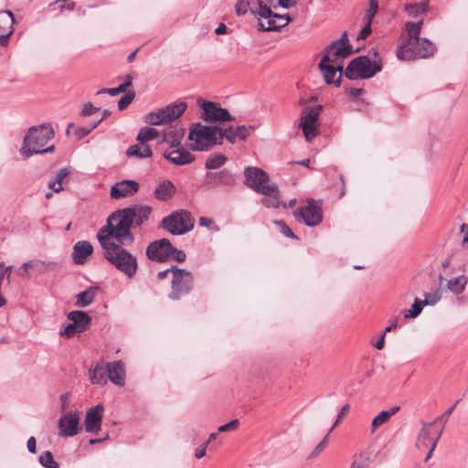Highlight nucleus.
I'll list each match as a JSON object with an SVG mask.
<instances>
[{"mask_svg": "<svg viewBox=\"0 0 468 468\" xmlns=\"http://www.w3.org/2000/svg\"><path fill=\"white\" fill-rule=\"evenodd\" d=\"M171 242L167 239H161L151 242L145 250L147 258L157 262H165L170 260Z\"/></svg>", "mask_w": 468, "mask_h": 468, "instance_id": "17", "label": "nucleus"}, {"mask_svg": "<svg viewBox=\"0 0 468 468\" xmlns=\"http://www.w3.org/2000/svg\"><path fill=\"white\" fill-rule=\"evenodd\" d=\"M330 432L328 431L327 434L324 436V438L315 446L314 451L309 455V458H315L317 457L320 452L325 448L327 443V438L329 436Z\"/></svg>", "mask_w": 468, "mask_h": 468, "instance_id": "52", "label": "nucleus"}, {"mask_svg": "<svg viewBox=\"0 0 468 468\" xmlns=\"http://www.w3.org/2000/svg\"><path fill=\"white\" fill-rule=\"evenodd\" d=\"M159 136L157 129L145 126L142 127L137 135V141L146 144L147 142L156 139Z\"/></svg>", "mask_w": 468, "mask_h": 468, "instance_id": "38", "label": "nucleus"}, {"mask_svg": "<svg viewBox=\"0 0 468 468\" xmlns=\"http://www.w3.org/2000/svg\"><path fill=\"white\" fill-rule=\"evenodd\" d=\"M164 157L175 165H185L195 161V156L182 145L165 150Z\"/></svg>", "mask_w": 468, "mask_h": 468, "instance_id": "22", "label": "nucleus"}, {"mask_svg": "<svg viewBox=\"0 0 468 468\" xmlns=\"http://www.w3.org/2000/svg\"><path fill=\"white\" fill-rule=\"evenodd\" d=\"M371 31H372L371 30V23L367 22L365 27L359 32V34L356 37V40H362V39L367 38L369 36V34L371 33Z\"/></svg>", "mask_w": 468, "mask_h": 468, "instance_id": "61", "label": "nucleus"}, {"mask_svg": "<svg viewBox=\"0 0 468 468\" xmlns=\"http://www.w3.org/2000/svg\"><path fill=\"white\" fill-rule=\"evenodd\" d=\"M54 130L49 123L30 127L27 133L21 152L27 156L37 154L52 153L55 146L52 144L47 148L44 146L54 137Z\"/></svg>", "mask_w": 468, "mask_h": 468, "instance_id": "3", "label": "nucleus"}, {"mask_svg": "<svg viewBox=\"0 0 468 468\" xmlns=\"http://www.w3.org/2000/svg\"><path fill=\"white\" fill-rule=\"evenodd\" d=\"M274 223L276 226H278L280 232L283 234L285 237L298 239V237L294 235L291 228L284 221L275 220Z\"/></svg>", "mask_w": 468, "mask_h": 468, "instance_id": "49", "label": "nucleus"}, {"mask_svg": "<svg viewBox=\"0 0 468 468\" xmlns=\"http://www.w3.org/2000/svg\"><path fill=\"white\" fill-rule=\"evenodd\" d=\"M324 52L331 54L335 58H346L353 53L352 46L348 43L347 33L344 32L340 38L333 41L326 47Z\"/></svg>", "mask_w": 468, "mask_h": 468, "instance_id": "21", "label": "nucleus"}, {"mask_svg": "<svg viewBox=\"0 0 468 468\" xmlns=\"http://www.w3.org/2000/svg\"><path fill=\"white\" fill-rule=\"evenodd\" d=\"M219 130L218 138L221 143L223 139H226L230 144H235L238 140H245L250 134V131L245 125H239L237 127L219 125Z\"/></svg>", "mask_w": 468, "mask_h": 468, "instance_id": "23", "label": "nucleus"}, {"mask_svg": "<svg viewBox=\"0 0 468 468\" xmlns=\"http://www.w3.org/2000/svg\"><path fill=\"white\" fill-rule=\"evenodd\" d=\"M405 28L408 34V39L406 42H413L419 41L422 37H420L421 30L419 27H416L413 22H407L405 25Z\"/></svg>", "mask_w": 468, "mask_h": 468, "instance_id": "41", "label": "nucleus"}, {"mask_svg": "<svg viewBox=\"0 0 468 468\" xmlns=\"http://www.w3.org/2000/svg\"><path fill=\"white\" fill-rule=\"evenodd\" d=\"M132 212L134 213L133 226L140 227L144 221L148 220L151 214V207L148 206H136L130 207Z\"/></svg>", "mask_w": 468, "mask_h": 468, "instance_id": "35", "label": "nucleus"}, {"mask_svg": "<svg viewBox=\"0 0 468 468\" xmlns=\"http://www.w3.org/2000/svg\"><path fill=\"white\" fill-rule=\"evenodd\" d=\"M468 283V277L465 275H459L447 281V289L453 294H461L464 292Z\"/></svg>", "mask_w": 468, "mask_h": 468, "instance_id": "34", "label": "nucleus"}, {"mask_svg": "<svg viewBox=\"0 0 468 468\" xmlns=\"http://www.w3.org/2000/svg\"><path fill=\"white\" fill-rule=\"evenodd\" d=\"M199 224H200V226H203V227L211 228V229H215L216 231L219 230V228L215 225L213 219L209 218L201 217L199 218Z\"/></svg>", "mask_w": 468, "mask_h": 468, "instance_id": "60", "label": "nucleus"}, {"mask_svg": "<svg viewBox=\"0 0 468 468\" xmlns=\"http://www.w3.org/2000/svg\"><path fill=\"white\" fill-rule=\"evenodd\" d=\"M78 332V327L74 325V324L71 322L68 325L65 326L63 330L60 331V335L64 336L66 338H70L75 335V334Z\"/></svg>", "mask_w": 468, "mask_h": 468, "instance_id": "55", "label": "nucleus"}, {"mask_svg": "<svg viewBox=\"0 0 468 468\" xmlns=\"http://www.w3.org/2000/svg\"><path fill=\"white\" fill-rule=\"evenodd\" d=\"M252 0H238L235 5V12L238 16H243L249 11L251 13Z\"/></svg>", "mask_w": 468, "mask_h": 468, "instance_id": "44", "label": "nucleus"}, {"mask_svg": "<svg viewBox=\"0 0 468 468\" xmlns=\"http://www.w3.org/2000/svg\"><path fill=\"white\" fill-rule=\"evenodd\" d=\"M202 108L201 118L207 122H224L234 120V117L225 108L213 101H204L200 104Z\"/></svg>", "mask_w": 468, "mask_h": 468, "instance_id": "14", "label": "nucleus"}, {"mask_svg": "<svg viewBox=\"0 0 468 468\" xmlns=\"http://www.w3.org/2000/svg\"><path fill=\"white\" fill-rule=\"evenodd\" d=\"M171 292L168 297L171 300H179L182 296L191 292L194 289V276L186 269L172 266Z\"/></svg>", "mask_w": 468, "mask_h": 468, "instance_id": "8", "label": "nucleus"}, {"mask_svg": "<svg viewBox=\"0 0 468 468\" xmlns=\"http://www.w3.org/2000/svg\"><path fill=\"white\" fill-rule=\"evenodd\" d=\"M228 158L222 154H214L208 156L205 167L208 170L218 169L225 165Z\"/></svg>", "mask_w": 468, "mask_h": 468, "instance_id": "39", "label": "nucleus"}, {"mask_svg": "<svg viewBox=\"0 0 468 468\" xmlns=\"http://www.w3.org/2000/svg\"><path fill=\"white\" fill-rule=\"evenodd\" d=\"M69 175V171L68 168H60L57 175H56V177L53 181H56L57 183L60 182L63 184V181L64 179Z\"/></svg>", "mask_w": 468, "mask_h": 468, "instance_id": "62", "label": "nucleus"}, {"mask_svg": "<svg viewBox=\"0 0 468 468\" xmlns=\"http://www.w3.org/2000/svg\"><path fill=\"white\" fill-rule=\"evenodd\" d=\"M172 250H170V260L176 261L178 262H183L186 261V255L183 250H177L172 245Z\"/></svg>", "mask_w": 468, "mask_h": 468, "instance_id": "51", "label": "nucleus"}, {"mask_svg": "<svg viewBox=\"0 0 468 468\" xmlns=\"http://www.w3.org/2000/svg\"><path fill=\"white\" fill-rule=\"evenodd\" d=\"M59 430L58 435L61 437H73L80 430V413L78 411H69L62 415L58 422Z\"/></svg>", "mask_w": 468, "mask_h": 468, "instance_id": "18", "label": "nucleus"}, {"mask_svg": "<svg viewBox=\"0 0 468 468\" xmlns=\"http://www.w3.org/2000/svg\"><path fill=\"white\" fill-rule=\"evenodd\" d=\"M296 220L303 221L309 227L319 225L323 220L322 207L319 202L308 201L306 206L298 207L294 211Z\"/></svg>", "mask_w": 468, "mask_h": 468, "instance_id": "13", "label": "nucleus"}, {"mask_svg": "<svg viewBox=\"0 0 468 468\" xmlns=\"http://www.w3.org/2000/svg\"><path fill=\"white\" fill-rule=\"evenodd\" d=\"M424 306L422 300L416 298L410 309L405 312L404 318L409 319L419 316Z\"/></svg>", "mask_w": 468, "mask_h": 468, "instance_id": "43", "label": "nucleus"}, {"mask_svg": "<svg viewBox=\"0 0 468 468\" xmlns=\"http://www.w3.org/2000/svg\"><path fill=\"white\" fill-rule=\"evenodd\" d=\"M15 18L13 13L7 10L0 11V45L5 46L14 31Z\"/></svg>", "mask_w": 468, "mask_h": 468, "instance_id": "24", "label": "nucleus"}, {"mask_svg": "<svg viewBox=\"0 0 468 468\" xmlns=\"http://www.w3.org/2000/svg\"><path fill=\"white\" fill-rule=\"evenodd\" d=\"M105 368L111 382L119 387H122L124 385L125 369L122 361L106 363Z\"/></svg>", "mask_w": 468, "mask_h": 468, "instance_id": "25", "label": "nucleus"}, {"mask_svg": "<svg viewBox=\"0 0 468 468\" xmlns=\"http://www.w3.org/2000/svg\"><path fill=\"white\" fill-rule=\"evenodd\" d=\"M245 185L256 193H263V187L271 183L269 175L261 168L248 166L244 170Z\"/></svg>", "mask_w": 468, "mask_h": 468, "instance_id": "15", "label": "nucleus"}, {"mask_svg": "<svg viewBox=\"0 0 468 468\" xmlns=\"http://www.w3.org/2000/svg\"><path fill=\"white\" fill-rule=\"evenodd\" d=\"M219 125L207 126L201 122L193 123L189 128V146L193 151H208L217 144H221L218 138Z\"/></svg>", "mask_w": 468, "mask_h": 468, "instance_id": "4", "label": "nucleus"}, {"mask_svg": "<svg viewBox=\"0 0 468 468\" xmlns=\"http://www.w3.org/2000/svg\"><path fill=\"white\" fill-rule=\"evenodd\" d=\"M441 298V289L438 288L434 292L432 293H425L424 294V300H422L423 304L426 305H434L436 304Z\"/></svg>", "mask_w": 468, "mask_h": 468, "instance_id": "45", "label": "nucleus"}, {"mask_svg": "<svg viewBox=\"0 0 468 468\" xmlns=\"http://www.w3.org/2000/svg\"><path fill=\"white\" fill-rule=\"evenodd\" d=\"M161 226L173 235H182L194 228V220L189 212L180 210L164 218Z\"/></svg>", "mask_w": 468, "mask_h": 468, "instance_id": "10", "label": "nucleus"}, {"mask_svg": "<svg viewBox=\"0 0 468 468\" xmlns=\"http://www.w3.org/2000/svg\"><path fill=\"white\" fill-rule=\"evenodd\" d=\"M185 135L183 128L170 127L163 133V142L169 144V148L181 146V141Z\"/></svg>", "mask_w": 468, "mask_h": 468, "instance_id": "29", "label": "nucleus"}, {"mask_svg": "<svg viewBox=\"0 0 468 468\" xmlns=\"http://www.w3.org/2000/svg\"><path fill=\"white\" fill-rule=\"evenodd\" d=\"M56 263L52 261H43L39 260L33 261V267L32 269L37 273V274H44L47 272H49L54 270Z\"/></svg>", "mask_w": 468, "mask_h": 468, "instance_id": "40", "label": "nucleus"}, {"mask_svg": "<svg viewBox=\"0 0 468 468\" xmlns=\"http://www.w3.org/2000/svg\"><path fill=\"white\" fill-rule=\"evenodd\" d=\"M93 247L87 240L78 241L73 246L72 260L74 263L81 265L87 261V258L92 253Z\"/></svg>", "mask_w": 468, "mask_h": 468, "instance_id": "26", "label": "nucleus"}, {"mask_svg": "<svg viewBox=\"0 0 468 468\" xmlns=\"http://www.w3.org/2000/svg\"><path fill=\"white\" fill-rule=\"evenodd\" d=\"M176 191V188L172 181L164 180L155 188L154 197L160 201H167L174 197Z\"/></svg>", "mask_w": 468, "mask_h": 468, "instance_id": "30", "label": "nucleus"}, {"mask_svg": "<svg viewBox=\"0 0 468 468\" xmlns=\"http://www.w3.org/2000/svg\"><path fill=\"white\" fill-rule=\"evenodd\" d=\"M89 378L92 384L103 386L107 383L106 368L103 361L96 363L90 368Z\"/></svg>", "mask_w": 468, "mask_h": 468, "instance_id": "32", "label": "nucleus"}, {"mask_svg": "<svg viewBox=\"0 0 468 468\" xmlns=\"http://www.w3.org/2000/svg\"><path fill=\"white\" fill-rule=\"evenodd\" d=\"M372 460L370 454L367 452H356L352 456L350 468H367L371 464Z\"/></svg>", "mask_w": 468, "mask_h": 468, "instance_id": "37", "label": "nucleus"}, {"mask_svg": "<svg viewBox=\"0 0 468 468\" xmlns=\"http://www.w3.org/2000/svg\"><path fill=\"white\" fill-rule=\"evenodd\" d=\"M239 421L238 419L232 420L229 422L221 425L218 427V431L219 432L231 431L236 430L239 427Z\"/></svg>", "mask_w": 468, "mask_h": 468, "instance_id": "56", "label": "nucleus"}, {"mask_svg": "<svg viewBox=\"0 0 468 468\" xmlns=\"http://www.w3.org/2000/svg\"><path fill=\"white\" fill-rule=\"evenodd\" d=\"M135 93L134 91H129L125 93L118 101V108L120 111H123L126 109L132 101L134 100Z\"/></svg>", "mask_w": 468, "mask_h": 468, "instance_id": "48", "label": "nucleus"}, {"mask_svg": "<svg viewBox=\"0 0 468 468\" xmlns=\"http://www.w3.org/2000/svg\"><path fill=\"white\" fill-rule=\"evenodd\" d=\"M187 104L185 101H176L167 106L148 113L145 122L151 125H163L179 118L186 110Z\"/></svg>", "mask_w": 468, "mask_h": 468, "instance_id": "9", "label": "nucleus"}, {"mask_svg": "<svg viewBox=\"0 0 468 468\" xmlns=\"http://www.w3.org/2000/svg\"><path fill=\"white\" fill-rule=\"evenodd\" d=\"M125 90L122 85H119L116 88H103L97 91V94H110L111 96H116L122 92H124Z\"/></svg>", "mask_w": 468, "mask_h": 468, "instance_id": "53", "label": "nucleus"}, {"mask_svg": "<svg viewBox=\"0 0 468 468\" xmlns=\"http://www.w3.org/2000/svg\"><path fill=\"white\" fill-rule=\"evenodd\" d=\"M103 257L129 279L135 276L138 269L137 259L117 241L100 242Z\"/></svg>", "mask_w": 468, "mask_h": 468, "instance_id": "2", "label": "nucleus"}, {"mask_svg": "<svg viewBox=\"0 0 468 468\" xmlns=\"http://www.w3.org/2000/svg\"><path fill=\"white\" fill-rule=\"evenodd\" d=\"M322 106L317 105L309 108L308 112L303 114L300 120V127L303 130L306 141H312L318 134V118Z\"/></svg>", "mask_w": 468, "mask_h": 468, "instance_id": "16", "label": "nucleus"}, {"mask_svg": "<svg viewBox=\"0 0 468 468\" xmlns=\"http://www.w3.org/2000/svg\"><path fill=\"white\" fill-rule=\"evenodd\" d=\"M399 323V317L395 316L389 321V324L385 328L384 333L391 332L392 330L396 329Z\"/></svg>", "mask_w": 468, "mask_h": 468, "instance_id": "64", "label": "nucleus"}, {"mask_svg": "<svg viewBox=\"0 0 468 468\" xmlns=\"http://www.w3.org/2000/svg\"><path fill=\"white\" fill-rule=\"evenodd\" d=\"M389 420L388 413L385 410L379 412L372 420L371 427H372V432L375 431V430L386 423Z\"/></svg>", "mask_w": 468, "mask_h": 468, "instance_id": "47", "label": "nucleus"}, {"mask_svg": "<svg viewBox=\"0 0 468 468\" xmlns=\"http://www.w3.org/2000/svg\"><path fill=\"white\" fill-rule=\"evenodd\" d=\"M126 155L129 157L142 159L151 157L153 155V152L148 144L138 142V144L131 145L126 150Z\"/></svg>", "mask_w": 468, "mask_h": 468, "instance_id": "33", "label": "nucleus"}, {"mask_svg": "<svg viewBox=\"0 0 468 468\" xmlns=\"http://www.w3.org/2000/svg\"><path fill=\"white\" fill-rule=\"evenodd\" d=\"M381 69V62L372 61L367 56H359L348 63L345 76L352 80H367L375 76Z\"/></svg>", "mask_w": 468, "mask_h": 468, "instance_id": "6", "label": "nucleus"}, {"mask_svg": "<svg viewBox=\"0 0 468 468\" xmlns=\"http://www.w3.org/2000/svg\"><path fill=\"white\" fill-rule=\"evenodd\" d=\"M139 190V183L135 180L126 179L116 182L111 187V197L122 199L133 196Z\"/></svg>", "mask_w": 468, "mask_h": 468, "instance_id": "20", "label": "nucleus"}, {"mask_svg": "<svg viewBox=\"0 0 468 468\" xmlns=\"http://www.w3.org/2000/svg\"><path fill=\"white\" fill-rule=\"evenodd\" d=\"M207 177L213 178V179H232V175L229 170H222L220 172L217 173H207Z\"/></svg>", "mask_w": 468, "mask_h": 468, "instance_id": "54", "label": "nucleus"}, {"mask_svg": "<svg viewBox=\"0 0 468 468\" xmlns=\"http://www.w3.org/2000/svg\"><path fill=\"white\" fill-rule=\"evenodd\" d=\"M56 5H58L59 6L60 10H62L64 8H68V9L74 8V3L69 0H56L55 2L49 4V7Z\"/></svg>", "mask_w": 468, "mask_h": 468, "instance_id": "58", "label": "nucleus"}, {"mask_svg": "<svg viewBox=\"0 0 468 468\" xmlns=\"http://www.w3.org/2000/svg\"><path fill=\"white\" fill-rule=\"evenodd\" d=\"M27 447L29 452L36 453L37 452V441L35 437H30L27 440Z\"/></svg>", "mask_w": 468, "mask_h": 468, "instance_id": "63", "label": "nucleus"}, {"mask_svg": "<svg viewBox=\"0 0 468 468\" xmlns=\"http://www.w3.org/2000/svg\"><path fill=\"white\" fill-rule=\"evenodd\" d=\"M103 411L104 407L101 404L91 407L87 410L84 420V427L87 432L97 434L101 431Z\"/></svg>", "mask_w": 468, "mask_h": 468, "instance_id": "19", "label": "nucleus"}, {"mask_svg": "<svg viewBox=\"0 0 468 468\" xmlns=\"http://www.w3.org/2000/svg\"><path fill=\"white\" fill-rule=\"evenodd\" d=\"M442 434V430H437L435 421L423 423L416 441V447L419 450L430 447L429 452L424 459L428 462L437 446V443Z\"/></svg>", "mask_w": 468, "mask_h": 468, "instance_id": "11", "label": "nucleus"}, {"mask_svg": "<svg viewBox=\"0 0 468 468\" xmlns=\"http://www.w3.org/2000/svg\"><path fill=\"white\" fill-rule=\"evenodd\" d=\"M251 14L268 19L267 25L261 21L258 23V29L260 31H280L291 21L289 15L273 13L271 7L261 0H252Z\"/></svg>", "mask_w": 468, "mask_h": 468, "instance_id": "5", "label": "nucleus"}, {"mask_svg": "<svg viewBox=\"0 0 468 468\" xmlns=\"http://www.w3.org/2000/svg\"><path fill=\"white\" fill-rule=\"evenodd\" d=\"M349 409H350L349 404H346V405H344V406L340 409V410H339V412H338V414H337V418H336L335 421L334 422V424L332 425V427L330 428L329 432H331V431L334 430V428H335V426H336V425L341 421V420H342V419L346 416V414L348 412Z\"/></svg>", "mask_w": 468, "mask_h": 468, "instance_id": "57", "label": "nucleus"}, {"mask_svg": "<svg viewBox=\"0 0 468 468\" xmlns=\"http://www.w3.org/2000/svg\"><path fill=\"white\" fill-rule=\"evenodd\" d=\"M378 9V0H369L368 8L366 13V20L367 22L372 23V19L374 18L376 13Z\"/></svg>", "mask_w": 468, "mask_h": 468, "instance_id": "50", "label": "nucleus"}, {"mask_svg": "<svg viewBox=\"0 0 468 468\" xmlns=\"http://www.w3.org/2000/svg\"><path fill=\"white\" fill-rule=\"evenodd\" d=\"M100 287L90 286L83 292H80L76 295L75 305L80 308H85L93 303Z\"/></svg>", "mask_w": 468, "mask_h": 468, "instance_id": "31", "label": "nucleus"}, {"mask_svg": "<svg viewBox=\"0 0 468 468\" xmlns=\"http://www.w3.org/2000/svg\"><path fill=\"white\" fill-rule=\"evenodd\" d=\"M437 50L436 46L428 38L422 37L419 41L404 42L397 50V57L401 60H414L417 58H429Z\"/></svg>", "mask_w": 468, "mask_h": 468, "instance_id": "7", "label": "nucleus"}, {"mask_svg": "<svg viewBox=\"0 0 468 468\" xmlns=\"http://www.w3.org/2000/svg\"><path fill=\"white\" fill-rule=\"evenodd\" d=\"M39 463L45 468H59L58 463L54 460L53 454L49 451H45L39 456Z\"/></svg>", "mask_w": 468, "mask_h": 468, "instance_id": "42", "label": "nucleus"}, {"mask_svg": "<svg viewBox=\"0 0 468 468\" xmlns=\"http://www.w3.org/2000/svg\"><path fill=\"white\" fill-rule=\"evenodd\" d=\"M133 219L134 213L130 207L114 211L107 218L106 224L99 229L97 233L99 242L115 240L122 245L132 244L134 239L131 232Z\"/></svg>", "mask_w": 468, "mask_h": 468, "instance_id": "1", "label": "nucleus"}, {"mask_svg": "<svg viewBox=\"0 0 468 468\" xmlns=\"http://www.w3.org/2000/svg\"><path fill=\"white\" fill-rule=\"evenodd\" d=\"M102 122V118L98 119L97 121L92 122L89 127H80L76 131V136L78 139H81L88 135L93 129H95L101 122Z\"/></svg>", "mask_w": 468, "mask_h": 468, "instance_id": "46", "label": "nucleus"}, {"mask_svg": "<svg viewBox=\"0 0 468 468\" xmlns=\"http://www.w3.org/2000/svg\"><path fill=\"white\" fill-rule=\"evenodd\" d=\"M264 192L260 193L263 196L261 203L268 208H277L280 206L279 189L276 184L271 183L263 187Z\"/></svg>", "mask_w": 468, "mask_h": 468, "instance_id": "27", "label": "nucleus"}, {"mask_svg": "<svg viewBox=\"0 0 468 468\" xmlns=\"http://www.w3.org/2000/svg\"><path fill=\"white\" fill-rule=\"evenodd\" d=\"M428 9L429 5L427 2L406 4L404 6V11L411 17H418L424 15L428 12Z\"/></svg>", "mask_w": 468, "mask_h": 468, "instance_id": "36", "label": "nucleus"}, {"mask_svg": "<svg viewBox=\"0 0 468 468\" xmlns=\"http://www.w3.org/2000/svg\"><path fill=\"white\" fill-rule=\"evenodd\" d=\"M335 58L329 53H324L321 61L319 62V69L323 73L324 81L327 84H335L340 86L341 77L343 75V66L337 64Z\"/></svg>", "mask_w": 468, "mask_h": 468, "instance_id": "12", "label": "nucleus"}, {"mask_svg": "<svg viewBox=\"0 0 468 468\" xmlns=\"http://www.w3.org/2000/svg\"><path fill=\"white\" fill-rule=\"evenodd\" d=\"M99 111H100V108L93 106L92 103H90V102H87L84 104V106L82 108L81 114L83 116H90Z\"/></svg>", "mask_w": 468, "mask_h": 468, "instance_id": "59", "label": "nucleus"}, {"mask_svg": "<svg viewBox=\"0 0 468 468\" xmlns=\"http://www.w3.org/2000/svg\"><path fill=\"white\" fill-rule=\"evenodd\" d=\"M68 319L78 327V333L85 332L91 323V317L84 311H71L68 314Z\"/></svg>", "mask_w": 468, "mask_h": 468, "instance_id": "28", "label": "nucleus"}]
</instances>
